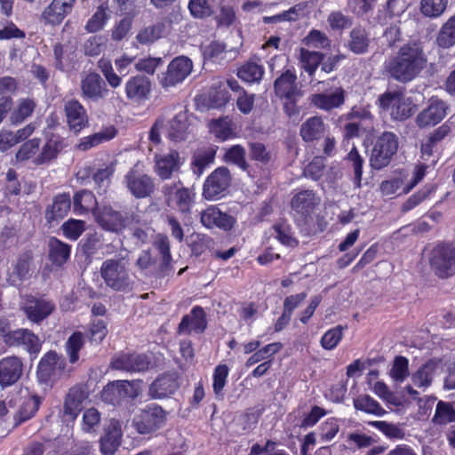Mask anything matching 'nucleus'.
<instances>
[{
	"mask_svg": "<svg viewBox=\"0 0 455 455\" xmlns=\"http://www.w3.org/2000/svg\"><path fill=\"white\" fill-rule=\"evenodd\" d=\"M427 62L423 43L410 40L385 62L387 74L394 80L407 84L414 80Z\"/></svg>",
	"mask_w": 455,
	"mask_h": 455,
	"instance_id": "obj_1",
	"label": "nucleus"
},
{
	"mask_svg": "<svg viewBox=\"0 0 455 455\" xmlns=\"http://www.w3.org/2000/svg\"><path fill=\"white\" fill-rule=\"evenodd\" d=\"M100 274L106 286L114 291L129 292L133 288L129 262L124 258L104 260Z\"/></svg>",
	"mask_w": 455,
	"mask_h": 455,
	"instance_id": "obj_2",
	"label": "nucleus"
},
{
	"mask_svg": "<svg viewBox=\"0 0 455 455\" xmlns=\"http://www.w3.org/2000/svg\"><path fill=\"white\" fill-rule=\"evenodd\" d=\"M398 149V137L392 132H384L375 140L370 164L375 170L387 166Z\"/></svg>",
	"mask_w": 455,
	"mask_h": 455,
	"instance_id": "obj_3",
	"label": "nucleus"
},
{
	"mask_svg": "<svg viewBox=\"0 0 455 455\" xmlns=\"http://www.w3.org/2000/svg\"><path fill=\"white\" fill-rule=\"evenodd\" d=\"M428 262L433 272L441 278L455 275V245L440 243L430 251Z\"/></svg>",
	"mask_w": 455,
	"mask_h": 455,
	"instance_id": "obj_4",
	"label": "nucleus"
},
{
	"mask_svg": "<svg viewBox=\"0 0 455 455\" xmlns=\"http://www.w3.org/2000/svg\"><path fill=\"white\" fill-rule=\"evenodd\" d=\"M193 61L187 56L173 58L167 66L166 71L159 76V84L168 89L185 81L193 70Z\"/></svg>",
	"mask_w": 455,
	"mask_h": 455,
	"instance_id": "obj_5",
	"label": "nucleus"
},
{
	"mask_svg": "<svg viewBox=\"0 0 455 455\" xmlns=\"http://www.w3.org/2000/svg\"><path fill=\"white\" fill-rule=\"evenodd\" d=\"M449 105L437 96L429 99L427 106L415 117V124L419 129L434 127L447 116Z\"/></svg>",
	"mask_w": 455,
	"mask_h": 455,
	"instance_id": "obj_6",
	"label": "nucleus"
},
{
	"mask_svg": "<svg viewBox=\"0 0 455 455\" xmlns=\"http://www.w3.org/2000/svg\"><path fill=\"white\" fill-rule=\"evenodd\" d=\"M166 419L164 410L156 404L147 406L134 416L132 424L140 434H149L163 427Z\"/></svg>",
	"mask_w": 455,
	"mask_h": 455,
	"instance_id": "obj_7",
	"label": "nucleus"
},
{
	"mask_svg": "<svg viewBox=\"0 0 455 455\" xmlns=\"http://www.w3.org/2000/svg\"><path fill=\"white\" fill-rule=\"evenodd\" d=\"M65 359L56 352L50 351L40 360L37 367L38 380L50 384L58 379L64 372Z\"/></svg>",
	"mask_w": 455,
	"mask_h": 455,
	"instance_id": "obj_8",
	"label": "nucleus"
},
{
	"mask_svg": "<svg viewBox=\"0 0 455 455\" xmlns=\"http://www.w3.org/2000/svg\"><path fill=\"white\" fill-rule=\"evenodd\" d=\"M63 111L68 129L76 134L89 127L90 119L84 106L76 99L64 100Z\"/></svg>",
	"mask_w": 455,
	"mask_h": 455,
	"instance_id": "obj_9",
	"label": "nucleus"
},
{
	"mask_svg": "<svg viewBox=\"0 0 455 455\" xmlns=\"http://www.w3.org/2000/svg\"><path fill=\"white\" fill-rule=\"evenodd\" d=\"M96 221L106 230L120 232L125 227V219L116 211L104 204L95 201V207L92 209Z\"/></svg>",
	"mask_w": 455,
	"mask_h": 455,
	"instance_id": "obj_10",
	"label": "nucleus"
},
{
	"mask_svg": "<svg viewBox=\"0 0 455 455\" xmlns=\"http://www.w3.org/2000/svg\"><path fill=\"white\" fill-rule=\"evenodd\" d=\"M155 172L162 180H169L174 172H179L183 161L180 152L176 149H170L165 154H156Z\"/></svg>",
	"mask_w": 455,
	"mask_h": 455,
	"instance_id": "obj_11",
	"label": "nucleus"
},
{
	"mask_svg": "<svg viewBox=\"0 0 455 455\" xmlns=\"http://www.w3.org/2000/svg\"><path fill=\"white\" fill-rule=\"evenodd\" d=\"M152 91L150 79L143 75L131 76L124 84L126 98L136 103H141L148 100Z\"/></svg>",
	"mask_w": 455,
	"mask_h": 455,
	"instance_id": "obj_12",
	"label": "nucleus"
},
{
	"mask_svg": "<svg viewBox=\"0 0 455 455\" xmlns=\"http://www.w3.org/2000/svg\"><path fill=\"white\" fill-rule=\"evenodd\" d=\"M127 188L137 198L151 196L155 191V183L152 177L140 173L135 168L131 169L125 175Z\"/></svg>",
	"mask_w": 455,
	"mask_h": 455,
	"instance_id": "obj_13",
	"label": "nucleus"
},
{
	"mask_svg": "<svg viewBox=\"0 0 455 455\" xmlns=\"http://www.w3.org/2000/svg\"><path fill=\"white\" fill-rule=\"evenodd\" d=\"M83 99L98 102L106 97L108 92L106 84L100 76L95 72H90L80 84Z\"/></svg>",
	"mask_w": 455,
	"mask_h": 455,
	"instance_id": "obj_14",
	"label": "nucleus"
},
{
	"mask_svg": "<svg viewBox=\"0 0 455 455\" xmlns=\"http://www.w3.org/2000/svg\"><path fill=\"white\" fill-rule=\"evenodd\" d=\"M231 183L230 172L227 167H218L206 179L204 195L213 197L228 189Z\"/></svg>",
	"mask_w": 455,
	"mask_h": 455,
	"instance_id": "obj_15",
	"label": "nucleus"
},
{
	"mask_svg": "<svg viewBox=\"0 0 455 455\" xmlns=\"http://www.w3.org/2000/svg\"><path fill=\"white\" fill-rule=\"evenodd\" d=\"M76 0H52L42 12L41 19L44 24L60 25L72 12Z\"/></svg>",
	"mask_w": 455,
	"mask_h": 455,
	"instance_id": "obj_16",
	"label": "nucleus"
},
{
	"mask_svg": "<svg viewBox=\"0 0 455 455\" xmlns=\"http://www.w3.org/2000/svg\"><path fill=\"white\" fill-rule=\"evenodd\" d=\"M4 341L9 346L22 347L29 353H38L41 344L38 337L28 329H18L4 335Z\"/></svg>",
	"mask_w": 455,
	"mask_h": 455,
	"instance_id": "obj_17",
	"label": "nucleus"
},
{
	"mask_svg": "<svg viewBox=\"0 0 455 455\" xmlns=\"http://www.w3.org/2000/svg\"><path fill=\"white\" fill-rule=\"evenodd\" d=\"M149 360L145 355L123 353L113 358L111 365L113 369L140 372L146 371L149 366Z\"/></svg>",
	"mask_w": 455,
	"mask_h": 455,
	"instance_id": "obj_18",
	"label": "nucleus"
},
{
	"mask_svg": "<svg viewBox=\"0 0 455 455\" xmlns=\"http://www.w3.org/2000/svg\"><path fill=\"white\" fill-rule=\"evenodd\" d=\"M345 100L346 92L341 86L335 88L331 93H314L309 97L313 107L324 111L340 108L345 103Z\"/></svg>",
	"mask_w": 455,
	"mask_h": 455,
	"instance_id": "obj_19",
	"label": "nucleus"
},
{
	"mask_svg": "<svg viewBox=\"0 0 455 455\" xmlns=\"http://www.w3.org/2000/svg\"><path fill=\"white\" fill-rule=\"evenodd\" d=\"M23 363L17 356H6L0 360V385L8 387L17 382L22 375Z\"/></svg>",
	"mask_w": 455,
	"mask_h": 455,
	"instance_id": "obj_20",
	"label": "nucleus"
},
{
	"mask_svg": "<svg viewBox=\"0 0 455 455\" xmlns=\"http://www.w3.org/2000/svg\"><path fill=\"white\" fill-rule=\"evenodd\" d=\"M54 308V304L44 298H31L23 305V310L27 317L36 323L50 315Z\"/></svg>",
	"mask_w": 455,
	"mask_h": 455,
	"instance_id": "obj_21",
	"label": "nucleus"
},
{
	"mask_svg": "<svg viewBox=\"0 0 455 455\" xmlns=\"http://www.w3.org/2000/svg\"><path fill=\"white\" fill-rule=\"evenodd\" d=\"M443 366L441 360L427 361L412 374L411 380L413 384L419 388L427 389L431 385L434 378L442 372Z\"/></svg>",
	"mask_w": 455,
	"mask_h": 455,
	"instance_id": "obj_22",
	"label": "nucleus"
},
{
	"mask_svg": "<svg viewBox=\"0 0 455 455\" xmlns=\"http://www.w3.org/2000/svg\"><path fill=\"white\" fill-rule=\"evenodd\" d=\"M172 25L171 18L164 17L153 25L141 28L136 36V40L143 45L153 44L161 38L167 30L171 29Z\"/></svg>",
	"mask_w": 455,
	"mask_h": 455,
	"instance_id": "obj_23",
	"label": "nucleus"
},
{
	"mask_svg": "<svg viewBox=\"0 0 455 455\" xmlns=\"http://www.w3.org/2000/svg\"><path fill=\"white\" fill-rule=\"evenodd\" d=\"M190 123L187 112L180 111L176 114L167 125L166 137L173 142H181L188 139Z\"/></svg>",
	"mask_w": 455,
	"mask_h": 455,
	"instance_id": "obj_24",
	"label": "nucleus"
},
{
	"mask_svg": "<svg viewBox=\"0 0 455 455\" xmlns=\"http://www.w3.org/2000/svg\"><path fill=\"white\" fill-rule=\"evenodd\" d=\"M297 76L294 70L286 69L274 82V91L279 99L291 98L292 95H301L298 88Z\"/></svg>",
	"mask_w": 455,
	"mask_h": 455,
	"instance_id": "obj_25",
	"label": "nucleus"
},
{
	"mask_svg": "<svg viewBox=\"0 0 455 455\" xmlns=\"http://www.w3.org/2000/svg\"><path fill=\"white\" fill-rule=\"evenodd\" d=\"M265 74V68L259 59H249L237 68V77L248 84H259Z\"/></svg>",
	"mask_w": 455,
	"mask_h": 455,
	"instance_id": "obj_26",
	"label": "nucleus"
},
{
	"mask_svg": "<svg viewBox=\"0 0 455 455\" xmlns=\"http://www.w3.org/2000/svg\"><path fill=\"white\" fill-rule=\"evenodd\" d=\"M206 324L204 309L200 307H195L190 314L183 316L179 325V332L182 334H188L192 331L202 333L205 330Z\"/></svg>",
	"mask_w": 455,
	"mask_h": 455,
	"instance_id": "obj_27",
	"label": "nucleus"
},
{
	"mask_svg": "<svg viewBox=\"0 0 455 455\" xmlns=\"http://www.w3.org/2000/svg\"><path fill=\"white\" fill-rule=\"evenodd\" d=\"M65 147V139L58 133H52L46 139V141L36 158V164H42L56 159Z\"/></svg>",
	"mask_w": 455,
	"mask_h": 455,
	"instance_id": "obj_28",
	"label": "nucleus"
},
{
	"mask_svg": "<svg viewBox=\"0 0 455 455\" xmlns=\"http://www.w3.org/2000/svg\"><path fill=\"white\" fill-rule=\"evenodd\" d=\"M116 134L117 130L114 125L106 126L99 132L81 138L76 145V148L81 151H88L92 148L113 140Z\"/></svg>",
	"mask_w": 455,
	"mask_h": 455,
	"instance_id": "obj_29",
	"label": "nucleus"
},
{
	"mask_svg": "<svg viewBox=\"0 0 455 455\" xmlns=\"http://www.w3.org/2000/svg\"><path fill=\"white\" fill-rule=\"evenodd\" d=\"M121 424L116 419H110L105 435L100 440V449L104 454H113L119 447L122 439Z\"/></svg>",
	"mask_w": 455,
	"mask_h": 455,
	"instance_id": "obj_30",
	"label": "nucleus"
},
{
	"mask_svg": "<svg viewBox=\"0 0 455 455\" xmlns=\"http://www.w3.org/2000/svg\"><path fill=\"white\" fill-rule=\"evenodd\" d=\"M179 387L175 374H166L156 379L149 387L152 398L161 399L173 394Z\"/></svg>",
	"mask_w": 455,
	"mask_h": 455,
	"instance_id": "obj_31",
	"label": "nucleus"
},
{
	"mask_svg": "<svg viewBox=\"0 0 455 455\" xmlns=\"http://www.w3.org/2000/svg\"><path fill=\"white\" fill-rule=\"evenodd\" d=\"M407 8L405 0H387L383 8L379 10L376 20L382 26L392 24L394 20L400 18Z\"/></svg>",
	"mask_w": 455,
	"mask_h": 455,
	"instance_id": "obj_32",
	"label": "nucleus"
},
{
	"mask_svg": "<svg viewBox=\"0 0 455 455\" xmlns=\"http://www.w3.org/2000/svg\"><path fill=\"white\" fill-rule=\"evenodd\" d=\"M325 124L320 116L307 118L300 126L299 135L307 143L314 142L323 138Z\"/></svg>",
	"mask_w": 455,
	"mask_h": 455,
	"instance_id": "obj_33",
	"label": "nucleus"
},
{
	"mask_svg": "<svg viewBox=\"0 0 455 455\" xmlns=\"http://www.w3.org/2000/svg\"><path fill=\"white\" fill-rule=\"evenodd\" d=\"M87 398L88 395L82 387H74L70 388L64 403L65 416H68L71 420H75L82 410L83 403Z\"/></svg>",
	"mask_w": 455,
	"mask_h": 455,
	"instance_id": "obj_34",
	"label": "nucleus"
},
{
	"mask_svg": "<svg viewBox=\"0 0 455 455\" xmlns=\"http://www.w3.org/2000/svg\"><path fill=\"white\" fill-rule=\"evenodd\" d=\"M202 224L206 228L218 227L225 230L233 227V218L223 213L216 207H209L201 214Z\"/></svg>",
	"mask_w": 455,
	"mask_h": 455,
	"instance_id": "obj_35",
	"label": "nucleus"
},
{
	"mask_svg": "<svg viewBox=\"0 0 455 455\" xmlns=\"http://www.w3.org/2000/svg\"><path fill=\"white\" fill-rule=\"evenodd\" d=\"M218 148L210 146L196 151L192 157L191 169L194 174L202 175L205 169L214 163Z\"/></svg>",
	"mask_w": 455,
	"mask_h": 455,
	"instance_id": "obj_36",
	"label": "nucleus"
},
{
	"mask_svg": "<svg viewBox=\"0 0 455 455\" xmlns=\"http://www.w3.org/2000/svg\"><path fill=\"white\" fill-rule=\"evenodd\" d=\"M451 132V126L450 120L443 123L442 125L431 132L425 141L421 143L420 150L423 155L432 156L434 148L442 142Z\"/></svg>",
	"mask_w": 455,
	"mask_h": 455,
	"instance_id": "obj_37",
	"label": "nucleus"
},
{
	"mask_svg": "<svg viewBox=\"0 0 455 455\" xmlns=\"http://www.w3.org/2000/svg\"><path fill=\"white\" fill-rule=\"evenodd\" d=\"M210 130L220 141H226L236 137L235 124L229 116H222L212 119L210 124Z\"/></svg>",
	"mask_w": 455,
	"mask_h": 455,
	"instance_id": "obj_38",
	"label": "nucleus"
},
{
	"mask_svg": "<svg viewBox=\"0 0 455 455\" xmlns=\"http://www.w3.org/2000/svg\"><path fill=\"white\" fill-rule=\"evenodd\" d=\"M36 108V102L34 99H20L15 108H12L9 115V121L12 125H19L30 117Z\"/></svg>",
	"mask_w": 455,
	"mask_h": 455,
	"instance_id": "obj_39",
	"label": "nucleus"
},
{
	"mask_svg": "<svg viewBox=\"0 0 455 455\" xmlns=\"http://www.w3.org/2000/svg\"><path fill=\"white\" fill-rule=\"evenodd\" d=\"M115 171L116 163L111 162L110 164H104L93 173L92 179L95 182V190L99 196H106Z\"/></svg>",
	"mask_w": 455,
	"mask_h": 455,
	"instance_id": "obj_40",
	"label": "nucleus"
},
{
	"mask_svg": "<svg viewBox=\"0 0 455 455\" xmlns=\"http://www.w3.org/2000/svg\"><path fill=\"white\" fill-rule=\"evenodd\" d=\"M48 247L49 258L53 264L61 266L69 259L71 247L64 242L52 237L48 242Z\"/></svg>",
	"mask_w": 455,
	"mask_h": 455,
	"instance_id": "obj_41",
	"label": "nucleus"
},
{
	"mask_svg": "<svg viewBox=\"0 0 455 455\" xmlns=\"http://www.w3.org/2000/svg\"><path fill=\"white\" fill-rule=\"evenodd\" d=\"M324 53L321 52L309 51L305 48L299 50V62L301 68L308 74L314 76L320 64L324 60Z\"/></svg>",
	"mask_w": 455,
	"mask_h": 455,
	"instance_id": "obj_42",
	"label": "nucleus"
},
{
	"mask_svg": "<svg viewBox=\"0 0 455 455\" xmlns=\"http://www.w3.org/2000/svg\"><path fill=\"white\" fill-rule=\"evenodd\" d=\"M223 161L227 164H231L243 172H248L250 165L246 161V150L240 145H233L225 150Z\"/></svg>",
	"mask_w": 455,
	"mask_h": 455,
	"instance_id": "obj_43",
	"label": "nucleus"
},
{
	"mask_svg": "<svg viewBox=\"0 0 455 455\" xmlns=\"http://www.w3.org/2000/svg\"><path fill=\"white\" fill-rule=\"evenodd\" d=\"M348 48L355 54L365 53L370 44V39L366 30L361 27L354 28L350 31Z\"/></svg>",
	"mask_w": 455,
	"mask_h": 455,
	"instance_id": "obj_44",
	"label": "nucleus"
},
{
	"mask_svg": "<svg viewBox=\"0 0 455 455\" xmlns=\"http://www.w3.org/2000/svg\"><path fill=\"white\" fill-rule=\"evenodd\" d=\"M283 348V344L280 342L269 343L263 347L257 349L246 361L245 366L251 367L259 362L270 359Z\"/></svg>",
	"mask_w": 455,
	"mask_h": 455,
	"instance_id": "obj_45",
	"label": "nucleus"
},
{
	"mask_svg": "<svg viewBox=\"0 0 455 455\" xmlns=\"http://www.w3.org/2000/svg\"><path fill=\"white\" fill-rule=\"evenodd\" d=\"M436 42L439 47L446 49L455 44V15L451 16L439 31Z\"/></svg>",
	"mask_w": 455,
	"mask_h": 455,
	"instance_id": "obj_46",
	"label": "nucleus"
},
{
	"mask_svg": "<svg viewBox=\"0 0 455 455\" xmlns=\"http://www.w3.org/2000/svg\"><path fill=\"white\" fill-rule=\"evenodd\" d=\"M354 406L356 410L373 414L378 417L384 416L387 411L380 404L370 395H361L354 400Z\"/></svg>",
	"mask_w": 455,
	"mask_h": 455,
	"instance_id": "obj_47",
	"label": "nucleus"
},
{
	"mask_svg": "<svg viewBox=\"0 0 455 455\" xmlns=\"http://www.w3.org/2000/svg\"><path fill=\"white\" fill-rule=\"evenodd\" d=\"M108 7L105 4H100L93 15L88 20L85 24V30L89 33H96L101 30L108 19L110 18L108 13Z\"/></svg>",
	"mask_w": 455,
	"mask_h": 455,
	"instance_id": "obj_48",
	"label": "nucleus"
},
{
	"mask_svg": "<svg viewBox=\"0 0 455 455\" xmlns=\"http://www.w3.org/2000/svg\"><path fill=\"white\" fill-rule=\"evenodd\" d=\"M455 421V408L447 402L439 401L436 404L433 422L438 425H447Z\"/></svg>",
	"mask_w": 455,
	"mask_h": 455,
	"instance_id": "obj_49",
	"label": "nucleus"
},
{
	"mask_svg": "<svg viewBox=\"0 0 455 455\" xmlns=\"http://www.w3.org/2000/svg\"><path fill=\"white\" fill-rule=\"evenodd\" d=\"M162 192L166 199H192L195 194L183 186L180 180L165 184Z\"/></svg>",
	"mask_w": 455,
	"mask_h": 455,
	"instance_id": "obj_50",
	"label": "nucleus"
},
{
	"mask_svg": "<svg viewBox=\"0 0 455 455\" xmlns=\"http://www.w3.org/2000/svg\"><path fill=\"white\" fill-rule=\"evenodd\" d=\"M162 192L166 199H192L195 194L183 186L180 180L165 184Z\"/></svg>",
	"mask_w": 455,
	"mask_h": 455,
	"instance_id": "obj_51",
	"label": "nucleus"
},
{
	"mask_svg": "<svg viewBox=\"0 0 455 455\" xmlns=\"http://www.w3.org/2000/svg\"><path fill=\"white\" fill-rule=\"evenodd\" d=\"M162 192L166 199H192L195 194L183 186L180 180L165 184Z\"/></svg>",
	"mask_w": 455,
	"mask_h": 455,
	"instance_id": "obj_52",
	"label": "nucleus"
},
{
	"mask_svg": "<svg viewBox=\"0 0 455 455\" xmlns=\"http://www.w3.org/2000/svg\"><path fill=\"white\" fill-rule=\"evenodd\" d=\"M415 108L416 106L410 100L404 99L403 95L391 109L390 116L393 120L405 121L414 114Z\"/></svg>",
	"mask_w": 455,
	"mask_h": 455,
	"instance_id": "obj_53",
	"label": "nucleus"
},
{
	"mask_svg": "<svg viewBox=\"0 0 455 455\" xmlns=\"http://www.w3.org/2000/svg\"><path fill=\"white\" fill-rule=\"evenodd\" d=\"M188 8L195 19H206L214 13L211 0H189Z\"/></svg>",
	"mask_w": 455,
	"mask_h": 455,
	"instance_id": "obj_54",
	"label": "nucleus"
},
{
	"mask_svg": "<svg viewBox=\"0 0 455 455\" xmlns=\"http://www.w3.org/2000/svg\"><path fill=\"white\" fill-rule=\"evenodd\" d=\"M345 161L347 163L348 166L354 171V180L355 183L360 186L363 175V167L364 164L363 157L359 154L355 146H353L351 150L348 152L347 156L345 157Z\"/></svg>",
	"mask_w": 455,
	"mask_h": 455,
	"instance_id": "obj_55",
	"label": "nucleus"
},
{
	"mask_svg": "<svg viewBox=\"0 0 455 455\" xmlns=\"http://www.w3.org/2000/svg\"><path fill=\"white\" fill-rule=\"evenodd\" d=\"M29 270V257L24 256L18 259L13 266L12 271L9 274L7 281L11 285L17 286L27 276Z\"/></svg>",
	"mask_w": 455,
	"mask_h": 455,
	"instance_id": "obj_56",
	"label": "nucleus"
},
{
	"mask_svg": "<svg viewBox=\"0 0 455 455\" xmlns=\"http://www.w3.org/2000/svg\"><path fill=\"white\" fill-rule=\"evenodd\" d=\"M369 425L382 432L389 439L401 440L405 436L404 429L398 424L387 421H371Z\"/></svg>",
	"mask_w": 455,
	"mask_h": 455,
	"instance_id": "obj_57",
	"label": "nucleus"
},
{
	"mask_svg": "<svg viewBox=\"0 0 455 455\" xmlns=\"http://www.w3.org/2000/svg\"><path fill=\"white\" fill-rule=\"evenodd\" d=\"M101 398L104 402L116 405L124 401L121 380H116L107 385L102 392Z\"/></svg>",
	"mask_w": 455,
	"mask_h": 455,
	"instance_id": "obj_58",
	"label": "nucleus"
},
{
	"mask_svg": "<svg viewBox=\"0 0 455 455\" xmlns=\"http://www.w3.org/2000/svg\"><path fill=\"white\" fill-rule=\"evenodd\" d=\"M70 209V201H53L45 212V219L48 223L63 219Z\"/></svg>",
	"mask_w": 455,
	"mask_h": 455,
	"instance_id": "obj_59",
	"label": "nucleus"
},
{
	"mask_svg": "<svg viewBox=\"0 0 455 455\" xmlns=\"http://www.w3.org/2000/svg\"><path fill=\"white\" fill-rule=\"evenodd\" d=\"M41 144L40 138H33L23 141L19 150L17 151L15 157L18 162H25L32 158L36 152L39 150Z\"/></svg>",
	"mask_w": 455,
	"mask_h": 455,
	"instance_id": "obj_60",
	"label": "nucleus"
},
{
	"mask_svg": "<svg viewBox=\"0 0 455 455\" xmlns=\"http://www.w3.org/2000/svg\"><path fill=\"white\" fill-rule=\"evenodd\" d=\"M448 0H421V12L430 18L439 17L446 9Z\"/></svg>",
	"mask_w": 455,
	"mask_h": 455,
	"instance_id": "obj_61",
	"label": "nucleus"
},
{
	"mask_svg": "<svg viewBox=\"0 0 455 455\" xmlns=\"http://www.w3.org/2000/svg\"><path fill=\"white\" fill-rule=\"evenodd\" d=\"M84 346V336L82 332L73 333L66 343V350L68 360L71 363H75L79 359V351Z\"/></svg>",
	"mask_w": 455,
	"mask_h": 455,
	"instance_id": "obj_62",
	"label": "nucleus"
},
{
	"mask_svg": "<svg viewBox=\"0 0 455 455\" xmlns=\"http://www.w3.org/2000/svg\"><path fill=\"white\" fill-rule=\"evenodd\" d=\"M61 230L67 239L76 241L85 230V223L80 220L69 219L62 224Z\"/></svg>",
	"mask_w": 455,
	"mask_h": 455,
	"instance_id": "obj_63",
	"label": "nucleus"
},
{
	"mask_svg": "<svg viewBox=\"0 0 455 455\" xmlns=\"http://www.w3.org/2000/svg\"><path fill=\"white\" fill-rule=\"evenodd\" d=\"M303 44L307 47L327 49L331 46V40L325 33L317 29H312L303 39Z\"/></svg>",
	"mask_w": 455,
	"mask_h": 455,
	"instance_id": "obj_64",
	"label": "nucleus"
}]
</instances>
